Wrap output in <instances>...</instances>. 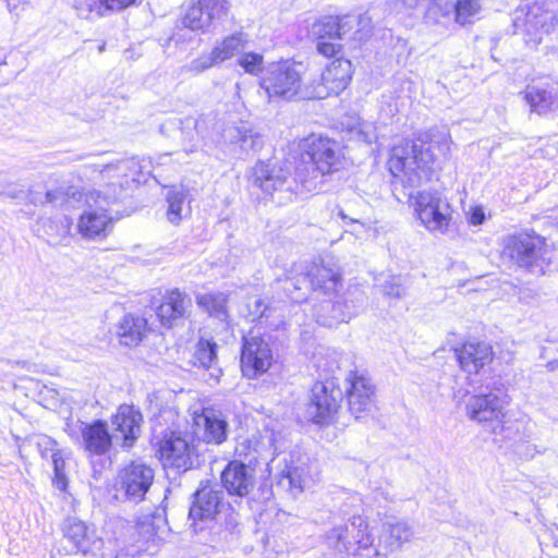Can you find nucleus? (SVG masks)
Segmentation results:
<instances>
[{
    "instance_id": "nucleus-1",
    "label": "nucleus",
    "mask_w": 558,
    "mask_h": 558,
    "mask_svg": "<svg viewBox=\"0 0 558 558\" xmlns=\"http://www.w3.org/2000/svg\"><path fill=\"white\" fill-rule=\"evenodd\" d=\"M428 142L395 146L388 160V169L404 186H416L428 181L435 162L434 148L442 155L450 150L451 140L447 132L430 131Z\"/></svg>"
},
{
    "instance_id": "nucleus-2",
    "label": "nucleus",
    "mask_w": 558,
    "mask_h": 558,
    "mask_svg": "<svg viewBox=\"0 0 558 558\" xmlns=\"http://www.w3.org/2000/svg\"><path fill=\"white\" fill-rule=\"evenodd\" d=\"M304 171H308L307 168L298 167L292 174L287 162L258 161L252 169L251 180L264 194L279 205H284L303 191L311 192L316 189L315 183L307 179Z\"/></svg>"
},
{
    "instance_id": "nucleus-3",
    "label": "nucleus",
    "mask_w": 558,
    "mask_h": 558,
    "mask_svg": "<svg viewBox=\"0 0 558 558\" xmlns=\"http://www.w3.org/2000/svg\"><path fill=\"white\" fill-rule=\"evenodd\" d=\"M470 420L506 439H513L519 434V424L507 417L505 402L495 393L473 395L465 405Z\"/></svg>"
},
{
    "instance_id": "nucleus-4",
    "label": "nucleus",
    "mask_w": 558,
    "mask_h": 558,
    "mask_svg": "<svg viewBox=\"0 0 558 558\" xmlns=\"http://www.w3.org/2000/svg\"><path fill=\"white\" fill-rule=\"evenodd\" d=\"M502 255L519 268L534 275L544 274L547 266L545 239L534 233H520L505 238Z\"/></svg>"
},
{
    "instance_id": "nucleus-5",
    "label": "nucleus",
    "mask_w": 558,
    "mask_h": 558,
    "mask_svg": "<svg viewBox=\"0 0 558 558\" xmlns=\"http://www.w3.org/2000/svg\"><path fill=\"white\" fill-rule=\"evenodd\" d=\"M300 147L302 149L303 163H310L312 167V175H307V179L312 182L316 179V173L325 175L339 170L342 153L336 141L312 135L305 138L300 144Z\"/></svg>"
},
{
    "instance_id": "nucleus-6",
    "label": "nucleus",
    "mask_w": 558,
    "mask_h": 558,
    "mask_svg": "<svg viewBox=\"0 0 558 558\" xmlns=\"http://www.w3.org/2000/svg\"><path fill=\"white\" fill-rule=\"evenodd\" d=\"M409 197L413 199L414 210L427 230L441 234L448 231L451 206L440 192L424 190L418 191L415 196L409 193Z\"/></svg>"
},
{
    "instance_id": "nucleus-7",
    "label": "nucleus",
    "mask_w": 558,
    "mask_h": 558,
    "mask_svg": "<svg viewBox=\"0 0 558 558\" xmlns=\"http://www.w3.org/2000/svg\"><path fill=\"white\" fill-rule=\"evenodd\" d=\"M301 74L289 61L270 64L260 82L269 98L291 100L296 96L305 98L301 92Z\"/></svg>"
},
{
    "instance_id": "nucleus-8",
    "label": "nucleus",
    "mask_w": 558,
    "mask_h": 558,
    "mask_svg": "<svg viewBox=\"0 0 558 558\" xmlns=\"http://www.w3.org/2000/svg\"><path fill=\"white\" fill-rule=\"evenodd\" d=\"M342 399L343 392L333 379L315 383L306 407V417L316 424H329L337 414Z\"/></svg>"
},
{
    "instance_id": "nucleus-9",
    "label": "nucleus",
    "mask_w": 558,
    "mask_h": 558,
    "mask_svg": "<svg viewBox=\"0 0 558 558\" xmlns=\"http://www.w3.org/2000/svg\"><path fill=\"white\" fill-rule=\"evenodd\" d=\"M557 24V16L546 2L526 1L515 12L514 26L531 36V41L538 45L539 33H550Z\"/></svg>"
},
{
    "instance_id": "nucleus-10",
    "label": "nucleus",
    "mask_w": 558,
    "mask_h": 558,
    "mask_svg": "<svg viewBox=\"0 0 558 558\" xmlns=\"http://www.w3.org/2000/svg\"><path fill=\"white\" fill-rule=\"evenodd\" d=\"M352 63L348 59L338 58L331 61L320 74V81L304 96L324 99L344 90L352 78Z\"/></svg>"
},
{
    "instance_id": "nucleus-11",
    "label": "nucleus",
    "mask_w": 558,
    "mask_h": 558,
    "mask_svg": "<svg viewBox=\"0 0 558 558\" xmlns=\"http://www.w3.org/2000/svg\"><path fill=\"white\" fill-rule=\"evenodd\" d=\"M327 542L339 553H349L355 545L367 548L373 544L366 520L361 515H354L349 524L338 525L327 534Z\"/></svg>"
},
{
    "instance_id": "nucleus-12",
    "label": "nucleus",
    "mask_w": 558,
    "mask_h": 558,
    "mask_svg": "<svg viewBox=\"0 0 558 558\" xmlns=\"http://www.w3.org/2000/svg\"><path fill=\"white\" fill-rule=\"evenodd\" d=\"M228 11V0H196L187 8L181 22L185 28L206 33L215 22L222 20Z\"/></svg>"
},
{
    "instance_id": "nucleus-13",
    "label": "nucleus",
    "mask_w": 558,
    "mask_h": 558,
    "mask_svg": "<svg viewBox=\"0 0 558 558\" xmlns=\"http://www.w3.org/2000/svg\"><path fill=\"white\" fill-rule=\"evenodd\" d=\"M159 459L165 470L186 472L192 466V447L179 432H170L159 441Z\"/></svg>"
},
{
    "instance_id": "nucleus-14",
    "label": "nucleus",
    "mask_w": 558,
    "mask_h": 558,
    "mask_svg": "<svg viewBox=\"0 0 558 558\" xmlns=\"http://www.w3.org/2000/svg\"><path fill=\"white\" fill-rule=\"evenodd\" d=\"M272 363L271 349L262 337L247 336L243 338L241 353V369L248 378L257 377L268 371Z\"/></svg>"
},
{
    "instance_id": "nucleus-15",
    "label": "nucleus",
    "mask_w": 558,
    "mask_h": 558,
    "mask_svg": "<svg viewBox=\"0 0 558 558\" xmlns=\"http://www.w3.org/2000/svg\"><path fill=\"white\" fill-rule=\"evenodd\" d=\"M349 411L355 418L368 413L374 404L375 387L364 373L351 371L347 378Z\"/></svg>"
},
{
    "instance_id": "nucleus-16",
    "label": "nucleus",
    "mask_w": 558,
    "mask_h": 558,
    "mask_svg": "<svg viewBox=\"0 0 558 558\" xmlns=\"http://www.w3.org/2000/svg\"><path fill=\"white\" fill-rule=\"evenodd\" d=\"M524 99L531 112L544 117L558 114V82L551 78L533 81L525 88Z\"/></svg>"
},
{
    "instance_id": "nucleus-17",
    "label": "nucleus",
    "mask_w": 558,
    "mask_h": 558,
    "mask_svg": "<svg viewBox=\"0 0 558 558\" xmlns=\"http://www.w3.org/2000/svg\"><path fill=\"white\" fill-rule=\"evenodd\" d=\"M312 290L327 298L333 296L341 286L339 267L331 258L313 263L306 274Z\"/></svg>"
},
{
    "instance_id": "nucleus-18",
    "label": "nucleus",
    "mask_w": 558,
    "mask_h": 558,
    "mask_svg": "<svg viewBox=\"0 0 558 558\" xmlns=\"http://www.w3.org/2000/svg\"><path fill=\"white\" fill-rule=\"evenodd\" d=\"M113 228V220L101 207H88L77 220V232L84 240H104Z\"/></svg>"
},
{
    "instance_id": "nucleus-19",
    "label": "nucleus",
    "mask_w": 558,
    "mask_h": 558,
    "mask_svg": "<svg viewBox=\"0 0 558 558\" xmlns=\"http://www.w3.org/2000/svg\"><path fill=\"white\" fill-rule=\"evenodd\" d=\"M193 433L207 444H222L227 439L228 423L221 414L214 410L205 409L193 416Z\"/></svg>"
},
{
    "instance_id": "nucleus-20",
    "label": "nucleus",
    "mask_w": 558,
    "mask_h": 558,
    "mask_svg": "<svg viewBox=\"0 0 558 558\" xmlns=\"http://www.w3.org/2000/svg\"><path fill=\"white\" fill-rule=\"evenodd\" d=\"M191 307V298L185 292L173 289L165 294L156 314L162 326L172 327L189 316Z\"/></svg>"
},
{
    "instance_id": "nucleus-21",
    "label": "nucleus",
    "mask_w": 558,
    "mask_h": 558,
    "mask_svg": "<svg viewBox=\"0 0 558 558\" xmlns=\"http://www.w3.org/2000/svg\"><path fill=\"white\" fill-rule=\"evenodd\" d=\"M460 368L468 374H477L493 360L492 347L482 341H468L454 349Z\"/></svg>"
},
{
    "instance_id": "nucleus-22",
    "label": "nucleus",
    "mask_w": 558,
    "mask_h": 558,
    "mask_svg": "<svg viewBox=\"0 0 558 558\" xmlns=\"http://www.w3.org/2000/svg\"><path fill=\"white\" fill-rule=\"evenodd\" d=\"M77 429L81 433V444L84 449L93 454H104L110 447L112 439L118 435H110L107 424L97 420L93 423L77 422Z\"/></svg>"
},
{
    "instance_id": "nucleus-23",
    "label": "nucleus",
    "mask_w": 558,
    "mask_h": 558,
    "mask_svg": "<svg viewBox=\"0 0 558 558\" xmlns=\"http://www.w3.org/2000/svg\"><path fill=\"white\" fill-rule=\"evenodd\" d=\"M142 413L133 405L122 404L112 416L114 434L123 440L124 447H132L141 434Z\"/></svg>"
},
{
    "instance_id": "nucleus-24",
    "label": "nucleus",
    "mask_w": 558,
    "mask_h": 558,
    "mask_svg": "<svg viewBox=\"0 0 558 558\" xmlns=\"http://www.w3.org/2000/svg\"><path fill=\"white\" fill-rule=\"evenodd\" d=\"M72 220L64 214L43 216L36 222V234L49 245L64 244L71 235Z\"/></svg>"
},
{
    "instance_id": "nucleus-25",
    "label": "nucleus",
    "mask_w": 558,
    "mask_h": 558,
    "mask_svg": "<svg viewBox=\"0 0 558 558\" xmlns=\"http://www.w3.org/2000/svg\"><path fill=\"white\" fill-rule=\"evenodd\" d=\"M221 493L222 490H195L189 512L194 531H197L198 521L211 520L220 511L222 507Z\"/></svg>"
},
{
    "instance_id": "nucleus-26",
    "label": "nucleus",
    "mask_w": 558,
    "mask_h": 558,
    "mask_svg": "<svg viewBox=\"0 0 558 558\" xmlns=\"http://www.w3.org/2000/svg\"><path fill=\"white\" fill-rule=\"evenodd\" d=\"M360 307L361 305H356L353 300L332 302L329 298L316 311V319L323 326L333 327L341 323H348L357 314Z\"/></svg>"
},
{
    "instance_id": "nucleus-27",
    "label": "nucleus",
    "mask_w": 558,
    "mask_h": 558,
    "mask_svg": "<svg viewBox=\"0 0 558 558\" xmlns=\"http://www.w3.org/2000/svg\"><path fill=\"white\" fill-rule=\"evenodd\" d=\"M413 536L412 526L404 521L383 523L381 534L379 536L376 553L377 555H388L402 547Z\"/></svg>"
},
{
    "instance_id": "nucleus-28",
    "label": "nucleus",
    "mask_w": 558,
    "mask_h": 558,
    "mask_svg": "<svg viewBox=\"0 0 558 558\" xmlns=\"http://www.w3.org/2000/svg\"><path fill=\"white\" fill-rule=\"evenodd\" d=\"M120 343L126 347L137 345L146 332L147 320L142 316L124 315L116 327Z\"/></svg>"
},
{
    "instance_id": "nucleus-29",
    "label": "nucleus",
    "mask_w": 558,
    "mask_h": 558,
    "mask_svg": "<svg viewBox=\"0 0 558 558\" xmlns=\"http://www.w3.org/2000/svg\"><path fill=\"white\" fill-rule=\"evenodd\" d=\"M222 488H248L253 485L254 470L245 463L233 460L221 471Z\"/></svg>"
},
{
    "instance_id": "nucleus-30",
    "label": "nucleus",
    "mask_w": 558,
    "mask_h": 558,
    "mask_svg": "<svg viewBox=\"0 0 558 558\" xmlns=\"http://www.w3.org/2000/svg\"><path fill=\"white\" fill-rule=\"evenodd\" d=\"M228 301L229 294L221 291L196 295L197 305L210 317L220 322H227L229 318Z\"/></svg>"
},
{
    "instance_id": "nucleus-31",
    "label": "nucleus",
    "mask_w": 558,
    "mask_h": 558,
    "mask_svg": "<svg viewBox=\"0 0 558 558\" xmlns=\"http://www.w3.org/2000/svg\"><path fill=\"white\" fill-rule=\"evenodd\" d=\"M119 477L122 488H150L154 471L143 463L133 462L120 472Z\"/></svg>"
},
{
    "instance_id": "nucleus-32",
    "label": "nucleus",
    "mask_w": 558,
    "mask_h": 558,
    "mask_svg": "<svg viewBox=\"0 0 558 558\" xmlns=\"http://www.w3.org/2000/svg\"><path fill=\"white\" fill-rule=\"evenodd\" d=\"M193 364L197 367L213 369L211 376L218 378L221 371L217 367V343L211 339L201 338L195 345Z\"/></svg>"
},
{
    "instance_id": "nucleus-33",
    "label": "nucleus",
    "mask_w": 558,
    "mask_h": 558,
    "mask_svg": "<svg viewBox=\"0 0 558 558\" xmlns=\"http://www.w3.org/2000/svg\"><path fill=\"white\" fill-rule=\"evenodd\" d=\"M248 44V35L243 32H235L218 41L213 50L220 63L241 54Z\"/></svg>"
},
{
    "instance_id": "nucleus-34",
    "label": "nucleus",
    "mask_w": 558,
    "mask_h": 558,
    "mask_svg": "<svg viewBox=\"0 0 558 558\" xmlns=\"http://www.w3.org/2000/svg\"><path fill=\"white\" fill-rule=\"evenodd\" d=\"M229 137L231 143L238 145L245 154L259 150L264 144L263 137L244 123L230 129Z\"/></svg>"
},
{
    "instance_id": "nucleus-35",
    "label": "nucleus",
    "mask_w": 558,
    "mask_h": 558,
    "mask_svg": "<svg viewBox=\"0 0 558 558\" xmlns=\"http://www.w3.org/2000/svg\"><path fill=\"white\" fill-rule=\"evenodd\" d=\"M456 0H433L426 11V22L448 27L454 22Z\"/></svg>"
},
{
    "instance_id": "nucleus-36",
    "label": "nucleus",
    "mask_w": 558,
    "mask_h": 558,
    "mask_svg": "<svg viewBox=\"0 0 558 558\" xmlns=\"http://www.w3.org/2000/svg\"><path fill=\"white\" fill-rule=\"evenodd\" d=\"M81 197L82 193L78 187L68 182H62L57 187L46 191V199L54 207L70 206L73 202H78Z\"/></svg>"
},
{
    "instance_id": "nucleus-37",
    "label": "nucleus",
    "mask_w": 558,
    "mask_h": 558,
    "mask_svg": "<svg viewBox=\"0 0 558 558\" xmlns=\"http://www.w3.org/2000/svg\"><path fill=\"white\" fill-rule=\"evenodd\" d=\"M187 193L183 187H173L167 194V218L173 225H178L190 213L189 207L184 208Z\"/></svg>"
},
{
    "instance_id": "nucleus-38",
    "label": "nucleus",
    "mask_w": 558,
    "mask_h": 558,
    "mask_svg": "<svg viewBox=\"0 0 558 558\" xmlns=\"http://www.w3.org/2000/svg\"><path fill=\"white\" fill-rule=\"evenodd\" d=\"M145 166L142 165L141 160L132 157L123 160H119L116 163H107L100 169L101 177H111L113 170H128L130 173V184L140 182Z\"/></svg>"
},
{
    "instance_id": "nucleus-39",
    "label": "nucleus",
    "mask_w": 558,
    "mask_h": 558,
    "mask_svg": "<svg viewBox=\"0 0 558 558\" xmlns=\"http://www.w3.org/2000/svg\"><path fill=\"white\" fill-rule=\"evenodd\" d=\"M306 277H293L278 280L277 284L281 288L287 298L295 303H301L306 300Z\"/></svg>"
},
{
    "instance_id": "nucleus-40",
    "label": "nucleus",
    "mask_w": 558,
    "mask_h": 558,
    "mask_svg": "<svg viewBox=\"0 0 558 558\" xmlns=\"http://www.w3.org/2000/svg\"><path fill=\"white\" fill-rule=\"evenodd\" d=\"M310 35L317 39H339V25L337 17L326 16L312 24Z\"/></svg>"
},
{
    "instance_id": "nucleus-41",
    "label": "nucleus",
    "mask_w": 558,
    "mask_h": 558,
    "mask_svg": "<svg viewBox=\"0 0 558 558\" xmlns=\"http://www.w3.org/2000/svg\"><path fill=\"white\" fill-rule=\"evenodd\" d=\"M70 460V452L60 450L59 453H53L51 463L53 465V477L52 483L56 488H68V464Z\"/></svg>"
},
{
    "instance_id": "nucleus-42",
    "label": "nucleus",
    "mask_w": 558,
    "mask_h": 558,
    "mask_svg": "<svg viewBox=\"0 0 558 558\" xmlns=\"http://www.w3.org/2000/svg\"><path fill=\"white\" fill-rule=\"evenodd\" d=\"M72 8L80 19L104 17L106 10L101 0H73Z\"/></svg>"
},
{
    "instance_id": "nucleus-43",
    "label": "nucleus",
    "mask_w": 558,
    "mask_h": 558,
    "mask_svg": "<svg viewBox=\"0 0 558 558\" xmlns=\"http://www.w3.org/2000/svg\"><path fill=\"white\" fill-rule=\"evenodd\" d=\"M482 9L478 0H456L454 23L465 25L473 22Z\"/></svg>"
},
{
    "instance_id": "nucleus-44",
    "label": "nucleus",
    "mask_w": 558,
    "mask_h": 558,
    "mask_svg": "<svg viewBox=\"0 0 558 558\" xmlns=\"http://www.w3.org/2000/svg\"><path fill=\"white\" fill-rule=\"evenodd\" d=\"M63 531L65 537L73 542L77 547H81L87 536V527L84 522L69 518L63 523Z\"/></svg>"
},
{
    "instance_id": "nucleus-45",
    "label": "nucleus",
    "mask_w": 558,
    "mask_h": 558,
    "mask_svg": "<svg viewBox=\"0 0 558 558\" xmlns=\"http://www.w3.org/2000/svg\"><path fill=\"white\" fill-rule=\"evenodd\" d=\"M217 64H220V61L217 59L216 53L211 49L210 52L203 53L193 59L189 64L184 66V70L191 74L197 75L214 68Z\"/></svg>"
},
{
    "instance_id": "nucleus-46",
    "label": "nucleus",
    "mask_w": 558,
    "mask_h": 558,
    "mask_svg": "<svg viewBox=\"0 0 558 558\" xmlns=\"http://www.w3.org/2000/svg\"><path fill=\"white\" fill-rule=\"evenodd\" d=\"M264 63V57L256 52H242L238 59V64L248 74L257 75Z\"/></svg>"
},
{
    "instance_id": "nucleus-47",
    "label": "nucleus",
    "mask_w": 558,
    "mask_h": 558,
    "mask_svg": "<svg viewBox=\"0 0 558 558\" xmlns=\"http://www.w3.org/2000/svg\"><path fill=\"white\" fill-rule=\"evenodd\" d=\"M380 289L385 295L393 299H400L405 294L403 279L400 276H387L380 283Z\"/></svg>"
},
{
    "instance_id": "nucleus-48",
    "label": "nucleus",
    "mask_w": 558,
    "mask_h": 558,
    "mask_svg": "<svg viewBox=\"0 0 558 558\" xmlns=\"http://www.w3.org/2000/svg\"><path fill=\"white\" fill-rule=\"evenodd\" d=\"M350 132L357 141L366 144H372L377 140L375 125L367 121H359Z\"/></svg>"
},
{
    "instance_id": "nucleus-49",
    "label": "nucleus",
    "mask_w": 558,
    "mask_h": 558,
    "mask_svg": "<svg viewBox=\"0 0 558 558\" xmlns=\"http://www.w3.org/2000/svg\"><path fill=\"white\" fill-rule=\"evenodd\" d=\"M130 173L128 170H113L111 172V177H101L102 180H108V185L112 187V197L113 199H117L119 194L117 192V187H119L120 191L126 190L130 187Z\"/></svg>"
},
{
    "instance_id": "nucleus-50",
    "label": "nucleus",
    "mask_w": 558,
    "mask_h": 558,
    "mask_svg": "<svg viewBox=\"0 0 558 558\" xmlns=\"http://www.w3.org/2000/svg\"><path fill=\"white\" fill-rule=\"evenodd\" d=\"M37 448L38 451L40 452V456L47 460H51L52 454L59 453V451L61 450L57 441L47 435H41L38 437Z\"/></svg>"
},
{
    "instance_id": "nucleus-51",
    "label": "nucleus",
    "mask_w": 558,
    "mask_h": 558,
    "mask_svg": "<svg viewBox=\"0 0 558 558\" xmlns=\"http://www.w3.org/2000/svg\"><path fill=\"white\" fill-rule=\"evenodd\" d=\"M359 22L355 24V31L353 37L357 40H363L368 37L372 29V20L367 14L356 15Z\"/></svg>"
},
{
    "instance_id": "nucleus-52",
    "label": "nucleus",
    "mask_w": 558,
    "mask_h": 558,
    "mask_svg": "<svg viewBox=\"0 0 558 558\" xmlns=\"http://www.w3.org/2000/svg\"><path fill=\"white\" fill-rule=\"evenodd\" d=\"M336 17L337 24L339 25V39L350 34L355 28V24L359 22L356 15H344L342 17Z\"/></svg>"
},
{
    "instance_id": "nucleus-53",
    "label": "nucleus",
    "mask_w": 558,
    "mask_h": 558,
    "mask_svg": "<svg viewBox=\"0 0 558 558\" xmlns=\"http://www.w3.org/2000/svg\"><path fill=\"white\" fill-rule=\"evenodd\" d=\"M107 12H121L135 4L136 0H101Z\"/></svg>"
},
{
    "instance_id": "nucleus-54",
    "label": "nucleus",
    "mask_w": 558,
    "mask_h": 558,
    "mask_svg": "<svg viewBox=\"0 0 558 558\" xmlns=\"http://www.w3.org/2000/svg\"><path fill=\"white\" fill-rule=\"evenodd\" d=\"M485 218L484 209L481 206L471 207L468 213V222L472 226H481Z\"/></svg>"
},
{
    "instance_id": "nucleus-55",
    "label": "nucleus",
    "mask_w": 558,
    "mask_h": 558,
    "mask_svg": "<svg viewBox=\"0 0 558 558\" xmlns=\"http://www.w3.org/2000/svg\"><path fill=\"white\" fill-rule=\"evenodd\" d=\"M316 49L320 54L325 57H332L338 51L337 45L325 41V39L318 40Z\"/></svg>"
},
{
    "instance_id": "nucleus-56",
    "label": "nucleus",
    "mask_w": 558,
    "mask_h": 558,
    "mask_svg": "<svg viewBox=\"0 0 558 558\" xmlns=\"http://www.w3.org/2000/svg\"><path fill=\"white\" fill-rule=\"evenodd\" d=\"M248 307H251V304H248ZM267 310V306L265 305L264 301L262 299L254 300V308H250V317L251 320H256L265 315V312Z\"/></svg>"
},
{
    "instance_id": "nucleus-57",
    "label": "nucleus",
    "mask_w": 558,
    "mask_h": 558,
    "mask_svg": "<svg viewBox=\"0 0 558 558\" xmlns=\"http://www.w3.org/2000/svg\"><path fill=\"white\" fill-rule=\"evenodd\" d=\"M186 128H193L197 136L204 137L203 126L205 124L204 119L186 118L183 122Z\"/></svg>"
},
{
    "instance_id": "nucleus-58",
    "label": "nucleus",
    "mask_w": 558,
    "mask_h": 558,
    "mask_svg": "<svg viewBox=\"0 0 558 558\" xmlns=\"http://www.w3.org/2000/svg\"><path fill=\"white\" fill-rule=\"evenodd\" d=\"M29 203L34 205H46L49 204L48 199H46V192L41 193L39 191L31 190L27 196Z\"/></svg>"
},
{
    "instance_id": "nucleus-59",
    "label": "nucleus",
    "mask_w": 558,
    "mask_h": 558,
    "mask_svg": "<svg viewBox=\"0 0 558 558\" xmlns=\"http://www.w3.org/2000/svg\"><path fill=\"white\" fill-rule=\"evenodd\" d=\"M277 485L283 488H296L289 471L287 473L282 472Z\"/></svg>"
},
{
    "instance_id": "nucleus-60",
    "label": "nucleus",
    "mask_w": 558,
    "mask_h": 558,
    "mask_svg": "<svg viewBox=\"0 0 558 558\" xmlns=\"http://www.w3.org/2000/svg\"><path fill=\"white\" fill-rule=\"evenodd\" d=\"M150 490H129V489H125V490H122L123 493V496L128 499H135V498H140L141 500H144V497L147 493H149Z\"/></svg>"
},
{
    "instance_id": "nucleus-61",
    "label": "nucleus",
    "mask_w": 558,
    "mask_h": 558,
    "mask_svg": "<svg viewBox=\"0 0 558 558\" xmlns=\"http://www.w3.org/2000/svg\"><path fill=\"white\" fill-rule=\"evenodd\" d=\"M403 4L413 9L420 5L424 0H402Z\"/></svg>"
},
{
    "instance_id": "nucleus-62",
    "label": "nucleus",
    "mask_w": 558,
    "mask_h": 558,
    "mask_svg": "<svg viewBox=\"0 0 558 558\" xmlns=\"http://www.w3.org/2000/svg\"><path fill=\"white\" fill-rule=\"evenodd\" d=\"M350 222L353 226V232L360 233V228H364V225L356 219H350Z\"/></svg>"
},
{
    "instance_id": "nucleus-63",
    "label": "nucleus",
    "mask_w": 558,
    "mask_h": 558,
    "mask_svg": "<svg viewBox=\"0 0 558 558\" xmlns=\"http://www.w3.org/2000/svg\"><path fill=\"white\" fill-rule=\"evenodd\" d=\"M197 150H198V144L197 143H192L191 145L184 147V151L186 154H192V153H195Z\"/></svg>"
},
{
    "instance_id": "nucleus-64",
    "label": "nucleus",
    "mask_w": 558,
    "mask_h": 558,
    "mask_svg": "<svg viewBox=\"0 0 558 558\" xmlns=\"http://www.w3.org/2000/svg\"><path fill=\"white\" fill-rule=\"evenodd\" d=\"M8 9L13 12L16 10L17 7V0H7Z\"/></svg>"
}]
</instances>
